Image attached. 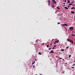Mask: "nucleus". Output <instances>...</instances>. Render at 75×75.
Listing matches in <instances>:
<instances>
[{
	"instance_id": "1",
	"label": "nucleus",
	"mask_w": 75,
	"mask_h": 75,
	"mask_svg": "<svg viewBox=\"0 0 75 75\" xmlns=\"http://www.w3.org/2000/svg\"><path fill=\"white\" fill-rule=\"evenodd\" d=\"M69 29L70 31H72L74 30V28L72 27H71L69 28Z\"/></svg>"
},
{
	"instance_id": "2",
	"label": "nucleus",
	"mask_w": 75,
	"mask_h": 75,
	"mask_svg": "<svg viewBox=\"0 0 75 75\" xmlns=\"http://www.w3.org/2000/svg\"><path fill=\"white\" fill-rule=\"evenodd\" d=\"M67 41H68L69 42H71V40L69 38H68L67 39Z\"/></svg>"
},
{
	"instance_id": "3",
	"label": "nucleus",
	"mask_w": 75,
	"mask_h": 75,
	"mask_svg": "<svg viewBox=\"0 0 75 75\" xmlns=\"http://www.w3.org/2000/svg\"><path fill=\"white\" fill-rule=\"evenodd\" d=\"M63 25L64 26H68V24H63Z\"/></svg>"
},
{
	"instance_id": "4",
	"label": "nucleus",
	"mask_w": 75,
	"mask_h": 75,
	"mask_svg": "<svg viewBox=\"0 0 75 75\" xmlns=\"http://www.w3.org/2000/svg\"><path fill=\"white\" fill-rule=\"evenodd\" d=\"M53 1V2L54 3V4H57V2H56V1H54V0Z\"/></svg>"
},
{
	"instance_id": "5",
	"label": "nucleus",
	"mask_w": 75,
	"mask_h": 75,
	"mask_svg": "<svg viewBox=\"0 0 75 75\" xmlns=\"http://www.w3.org/2000/svg\"><path fill=\"white\" fill-rule=\"evenodd\" d=\"M48 5L49 6H50V0H49L48 1Z\"/></svg>"
},
{
	"instance_id": "6",
	"label": "nucleus",
	"mask_w": 75,
	"mask_h": 75,
	"mask_svg": "<svg viewBox=\"0 0 75 75\" xmlns=\"http://www.w3.org/2000/svg\"><path fill=\"white\" fill-rule=\"evenodd\" d=\"M67 4L70 3V1L69 0H67Z\"/></svg>"
},
{
	"instance_id": "7",
	"label": "nucleus",
	"mask_w": 75,
	"mask_h": 75,
	"mask_svg": "<svg viewBox=\"0 0 75 75\" xmlns=\"http://www.w3.org/2000/svg\"><path fill=\"white\" fill-rule=\"evenodd\" d=\"M35 61H34L32 63V66L33 65V64H35Z\"/></svg>"
},
{
	"instance_id": "8",
	"label": "nucleus",
	"mask_w": 75,
	"mask_h": 75,
	"mask_svg": "<svg viewBox=\"0 0 75 75\" xmlns=\"http://www.w3.org/2000/svg\"><path fill=\"white\" fill-rule=\"evenodd\" d=\"M57 8V9H58V10H60V8H59V7L58 6H57L56 7Z\"/></svg>"
},
{
	"instance_id": "9",
	"label": "nucleus",
	"mask_w": 75,
	"mask_h": 75,
	"mask_svg": "<svg viewBox=\"0 0 75 75\" xmlns=\"http://www.w3.org/2000/svg\"><path fill=\"white\" fill-rule=\"evenodd\" d=\"M55 42H57V43H58L59 42V40H57V41H55Z\"/></svg>"
},
{
	"instance_id": "10",
	"label": "nucleus",
	"mask_w": 75,
	"mask_h": 75,
	"mask_svg": "<svg viewBox=\"0 0 75 75\" xmlns=\"http://www.w3.org/2000/svg\"><path fill=\"white\" fill-rule=\"evenodd\" d=\"M75 12H74V11H71V13H72V14H74V13H75Z\"/></svg>"
},
{
	"instance_id": "11",
	"label": "nucleus",
	"mask_w": 75,
	"mask_h": 75,
	"mask_svg": "<svg viewBox=\"0 0 75 75\" xmlns=\"http://www.w3.org/2000/svg\"><path fill=\"white\" fill-rule=\"evenodd\" d=\"M71 42L72 44H73V43H74V41L71 40Z\"/></svg>"
},
{
	"instance_id": "12",
	"label": "nucleus",
	"mask_w": 75,
	"mask_h": 75,
	"mask_svg": "<svg viewBox=\"0 0 75 75\" xmlns=\"http://www.w3.org/2000/svg\"><path fill=\"white\" fill-rule=\"evenodd\" d=\"M75 8L74 7H73L71 8V9H75Z\"/></svg>"
},
{
	"instance_id": "13",
	"label": "nucleus",
	"mask_w": 75,
	"mask_h": 75,
	"mask_svg": "<svg viewBox=\"0 0 75 75\" xmlns=\"http://www.w3.org/2000/svg\"><path fill=\"white\" fill-rule=\"evenodd\" d=\"M64 8H66L67 10H68V8L67 7H64Z\"/></svg>"
},
{
	"instance_id": "14",
	"label": "nucleus",
	"mask_w": 75,
	"mask_h": 75,
	"mask_svg": "<svg viewBox=\"0 0 75 75\" xmlns=\"http://www.w3.org/2000/svg\"><path fill=\"white\" fill-rule=\"evenodd\" d=\"M61 51H64V49H62L61 50Z\"/></svg>"
},
{
	"instance_id": "15",
	"label": "nucleus",
	"mask_w": 75,
	"mask_h": 75,
	"mask_svg": "<svg viewBox=\"0 0 75 75\" xmlns=\"http://www.w3.org/2000/svg\"><path fill=\"white\" fill-rule=\"evenodd\" d=\"M38 54H39L40 55H41V52H39L38 53Z\"/></svg>"
},
{
	"instance_id": "16",
	"label": "nucleus",
	"mask_w": 75,
	"mask_h": 75,
	"mask_svg": "<svg viewBox=\"0 0 75 75\" xmlns=\"http://www.w3.org/2000/svg\"><path fill=\"white\" fill-rule=\"evenodd\" d=\"M71 5V6H72V4H69V6Z\"/></svg>"
},
{
	"instance_id": "17",
	"label": "nucleus",
	"mask_w": 75,
	"mask_h": 75,
	"mask_svg": "<svg viewBox=\"0 0 75 75\" xmlns=\"http://www.w3.org/2000/svg\"><path fill=\"white\" fill-rule=\"evenodd\" d=\"M52 7H55V6H54V5H52Z\"/></svg>"
},
{
	"instance_id": "18",
	"label": "nucleus",
	"mask_w": 75,
	"mask_h": 75,
	"mask_svg": "<svg viewBox=\"0 0 75 75\" xmlns=\"http://www.w3.org/2000/svg\"><path fill=\"white\" fill-rule=\"evenodd\" d=\"M72 36H74V37H75V35H74V34H72Z\"/></svg>"
},
{
	"instance_id": "19",
	"label": "nucleus",
	"mask_w": 75,
	"mask_h": 75,
	"mask_svg": "<svg viewBox=\"0 0 75 75\" xmlns=\"http://www.w3.org/2000/svg\"><path fill=\"white\" fill-rule=\"evenodd\" d=\"M68 48H69V46H68V47H66V49H68Z\"/></svg>"
},
{
	"instance_id": "20",
	"label": "nucleus",
	"mask_w": 75,
	"mask_h": 75,
	"mask_svg": "<svg viewBox=\"0 0 75 75\" xmlns=\"http://www.w3.org/2000/svg\"><path fill=\"white\" fill-rule=\"evenodd\" d=\"M51 52H52V53H53V52H54V51H51Z\"/></svg>"
},
{
	"instance_id": "21",
	"label": "nucleus",
	"mask_w": 75,
	"mask_h": 75,
	"mask_svg": "<svg viewBox=\"0 0 75 75\" xmlns=\"http://www.w3.org/2000/svg\"><path fill=\"white\" fill-rule=\"evenodd\" d=\"M47 47H49V45H47Z\"/></svg>"
},
{
	"instance_id": "22",
	"label": "nucleus",
	"mask_w": 75,
	"mask_h": 75,
	"mask_svg": "<svg viewBox=\"0 0 75 75\" xmlns=\"http://www.w3.org/2000/svg\"><path fill=\"white\" fill-rule=\"evenodd\" d=\"M71 55H69V58H71Z\"/></svg>"
},
{
	"instance_id": "23",
	"label": "nucleus",
	"mask_w": 75,
	"mask_h": 75,
	"mask_svg": "<svg viewBox=\"0 0 75 75\" xmlns=\"http://www.w3.org/2000/svg\"><path fill=\"white\" fill-rule=\"evenodd\" d=\"M52 50H53V49H55V47H53L52 48Z\"/></svg>"
},
{
	"instance_id": "24",
	"label": "nucleus",
	"mask_w": 75,
	"mask_h": 75,
	"mask_svg": "<svg viewBox=\"0 0 75 75\" xmlns=\"http://www.w3.org/2000/svg\"><path fill=\"white\" fill-rule=\"evenodd\" d=\"M71 3H72H72H74V1H72Z\"/></svg>"
},
{
	"instance_id": "25",
	"label": "nucleus",
	"mask_w": 75,
	"mask_h": 75,
	"mask_svg": "<svg viewBox=\"0 0 75 75\" xmlns=\"http://www.w3.org/2000/svg\"><path fill=\"white\" fill-rule=\"evenodd\" d=\"M48 50H51V48H49V49H48Z\"/></svg>"
},
{
	"instance_id": "26",
	"label": "nucleus",
	"mask_w": 75,
	"mask_h": 75,
	"mask_svg": "<svg viewBox=\"0 0 75 75\" xmlns=\"http://www.w3.org/2000/svg\"><path fill=\"white\" fill-rule=\"evenodd\" d=\"M57 24H60V23H59V22H58V23H57Z\"/></svg>"
},
{
	"instance_id": "27",
	"label": "nucleus",
	"mask_w": 75,
	"mask_h": 75,
	"mask_svg": "<svg viewBox=\"0 0 75 75\" xmlns=\"http://www.w3.org/2000/svg\"><path fill=\"white\" fill-rule=\"evenodd\" d=\"M34 67H35V66L33 65V68H34Z\"/></svg>"
},
{
	"instance_id": "28",
	"label": "nucleus",
	"mask_w": 75,
	"mask_h": 75,
	"mask_svg": "<svg viewBox=\"0 0 75 75\" xmlns=\"http://www.w3.org/2000/svg\"><path fill=\"white\" fill-rule=\"evenodd\" d=\"M54 44H56V43L55 42H54Z\"/></svg>"
},
{
	"instance_id": "29",
	"label": "nucleus",
	"mask_w": 75,
	"mask_h": 75,
	"mask_svg": "<svg viewBox=\"0 0 75 75\" xmlns=\"http://www.w3.org/2000/svg\"><path fill=\"white\" fill-rule=\"evenodd\" d=\"M71 68H75V67H71Z\"/></svg>"
},
{
	"instance_id": "30",
	"label": "nucleus",
	"mask_w": 75,
	"mask_h": 75,
	"mask_svg": "<svg viewBox=\"0 0 75 75\" xmlns=\"http://www.w3.org/2000/svg\"><path fill=\"white\" fill-rule=\"evenodd\" d=\"M54 47H56V45H55Z\"/></svg>"
},
{
	"instance_id": "31",
	"label": "nucleus",
	"mask_w": 75,
	"mask_h": 75,
	"mask_svg": "<svg viewBox=\"0 0 75 75\" xmlns=\"http://www.w3.org/2000/svg\"><path fill=\"white\" fill-rule=\"evenodd\" d=\"M75 64H74L73 65H72V66H74V65H75Z\"/></svg>"
},
{
	"instance_id": "32",
	"label": "nucleus",
	"mask_w": 75,
	"mask_h": 75,
	"mask_svg": "<svg viewBox=\"0 0 75 75\" xmlns=\"http://www.w3.org/2000/svg\"><path fill=\"white\" fill-rule=\"evenodd\" d=\"M51 53H52L51 52V51H50V54H51Z\"/></svg>"
},
{
	"instance_id": "33",
	"label": "nucleus",
	"mask_w": 75,
	"mask_h": 75,
	"mask_svg": "<svg viewBox=\"0 0 75 75\" xmlns=\"http://www.w3.org/2000/svg\"><path fill=\"white\" fill-rule=\"evenodd\" d=\"M59 59H62V58H59Z\"/></svg>"
},
{
	"instance_id": "34",
	"label": "nucleus",
	"mask_w": 75,
	"mask_h": 75,
	"mask_svg": "<svg viewBox=\"0 0 75 75\" xmlns=\"http://www.w3.org/2000/svg\"><path fill=\"white\" fill-rule=\"evenodd\" d=\"M63 27H64V28H65V29H66L67 28H65V26H63Z\"/></svg>"
},
{
	"instance_id": "35",
	"label": "nucleus",
	"mask_w": 75,
	"mask_h": 75,
	"mask_svg": "<svg viewBox=\"0 0 75 75\" xmlns=\"http://www.w3.org/2000/svg\"><path fill=\"white\" fill-rule=\"evenodd\" d=\"M64 2H67V1L65 0V1H64Z\"/></svg>"
},
{
	"instance_id": "36",
	"label": "nucleus",
	"mask_w": 75,
	"mask_h": 75,
	"mask_svg": "<svg viewBox=\"0 0 75 75\" xmlns=\"http://www.w3.org/2000/svg\"><path fill=\"white\" fill-rule=\"evenodd\" d=\"M63 4H65V3H64Z\"/></svg>"
},
{
	"instance_id": "37",
	"label": "nucleus",
	"mask_w": 75,
	"mask_h": 75,
	"mask_svg": "<svg viewBox=\"0 0 75 75\" xmlns=\"http://www.w3.org/2000/svg\"><path fill=\"white\" fill-rule=\"evenodd\" d=\"M37 41H38V40H36V42H37Z\"/></svg>"
},
{
	"instance_id": "38",
	"label": "nucleus",
	"mask_w": 75,
	"mask_h": 75,
	"mask_svg": "<svg viewBox=\"0 0 75 75\" xmlns=\"http://www.w3.org/2000/svg\"><path fill=\"white\" fill-rule=\"evenodd\" d=\"M54 39H52V41H54Z\"/></svg>"
},
{
	"instance_id": "39",
	"label": "nucleus",
	"mask_w": 75,
	"mask_h": 75,
	"mask_svg": "<svg viewBox=\"0 0 75 75\" xmlns=\"http://www.w3.org/2000/svg\"><path fill=\"white\" fill-rule=\"evenodd\" d=\"M62 26H63V25H63V24L62 25Z\"/></svg>"
},
{
	"instance_id": "40",
	"label": "nucleus",
	"mask_w": 75,
	"mask_h": 75,
	"mask_svg": "<svg viewBox=\"0 0 75 75\" xmlns=\"http://www.w3.org/2000/svg\"><path fill=\"white\" fill-rule=\"evenodd\" d=\"M65 64H67V63H66Z\"/></svg>"
},
{
	"instance_id": "41",
	"label": "nucleus",
	"mask_w": 75,
	"mask_h": 75,
	"mask_svg": "<svg viewBox=\"0 0 75 75\" xmlns=\"http://www.w3.org/2000/svg\"><path fill=\"white\" fill-rule=\"evenodd\" d=\"M52 45V44H50V45Z\"/></svg>"
},
{
	"instance_id": "42",
	"label": "nucleus",
	"mask_w": 75,
	"mask_h": 75,
	"mask_svg": "<svg viewBox=\"0 0 75 75\" xmlns=\"http://www.w3.org/2000/svg\"><path fill=\"white\" fill-rule=\"evenodd\" d=\"M35 61H37V59H35Z\"/></svg>"
},
{
	"instance_id": "43",
	"label": "nucleus",
	"mask_w": 75,
	"mask_h": 75,
	"mask_svg": "<svg viewBox=\"0 0 75 75\" xmlns=\"http://www.w3.org/2000/svg\"><path fill=\"white\" fill-rule=\"evenodd\" d=\"M63 6H65V5H64Z\"/></svg>"
},
{
	"instance_id": "44",
	"label": "nucleus",
	"mask_w": 75,
	"mask_h": 75,
	"mask_svg": "<svg viewBox=\"0 0 75 75\" xmlns=\"http://www.w3.org/2000/svg\"><path fill=\"white\" fill-rule=\"evenodd\" d=\"M74 44L75 45V42H74Z\"/></svg>"
},
{
	"instance_id": "45",
	"label": "nucleus",
	"mask_w": 75,
	"mask_h": 75,
	"mask_svg": "<svg viewBox=\"0 0 75 75\" xmlns=\"http://www.w3.org/2000/svg\"><path fill=\"white\" fill-rule=\"evenodd\" d=\"M62 60H64V59H62Z\"/></svg>"
},
{
	"instance_id": "46",
	"label": "nucleus",
	"mask_w": 75,
	"mask_h": 75,
	"mask_svg": "<svg viewBox=\"0 0 75 75\" xmlns=\"http://www.w3.org/2000/svg\"><path fill=\"white\" fill-rule=\"evenodd\" d=\"M75 62V61H74V62Z\"/></svg>"
},
{
	"instance_id": "47",
	"label": "nucleus",
	"mask_w": 75,
	"mask_h": 75,
	"mask_svg": "<svg viewBox=\"0 0 75 75\" xmlns=\"http://www.w3.org/2000/svg\"><path fill=\"white\" fill-rule=\"evenodd\" d=\"M74 4H73L72 6H74Z\"/></svg>"
},
{
	"instance_id": "48",
	"label": "nucleus",
	"mask_w": 75,
	"mask_h": 75,
	"mask_svg": "<svg viewBox=\"0 0 75 75\" xmlns=\"http://www.w3.org/2000/svg\"><path fill=\"white\" fill-rule=\"evenodd\" d=\"M40 75H42V74H40Z\"/></svg>"
},
{
	"instance_id": "49",
	"label": "nucleus",
	"mask_w": 75,
	"mask_h": 75,
	"mask_svg": "<svg viewBox=\"0 0 75 75\" xmlns=\"http://www.w3.org/2000/svg\"><path fill=\"white\" fill-rule=\"evenodd\" d=\"M35 75H37V74H35Z\"/></svg>"
},
{
	"instance_id": "50",
	"label": "nucleus",
	"mask_w": 75,
	"mask_h": 75,
	"mask_svg": "<svg viewBox=\"0 0 75 75\" xmlns=\"http://www.w3.org/2000/svg\"><path fill=\"white\" fill-rule=\"evenodd\" d=\"M52 0V1H53L54 0Z\"/></svg>"
},
{
	"instance_id": "51",
	"label": "nucleus",
	"mask_w": 75,
	"mask_h": 75,
	"mask_svg": "<svg viewBox=\"0 0 75 75\" xmlns=\"http://www.w3.org/2000/svg\"><path fill=\"white\" fill-rule=\"evenodd\" d=\"M63 1L64 2V1Z\"/></svg>"
},
{
	"instance_id": "52",
	"label": "nucleus",
	"mask_w": 75,
	"mask_h": 75,
	"mask_svg": "<svg viewBox=\"0 0 75 75\" xmlns=\"http://www.w3.org/2000/svg\"><path fill=\"white\" fill-rule=\"evenodd\" d=\"M74 17H75V16H74Z\"/></svg>"
},
{
	"instance_id": "53",
	"label": "nucleus",
	"mask_w": 75,
	"mask_h": 75,
	"mask_svg": "<svg viewBox=\"0 0 75 75\" xmlns=\"http://www.w3.org/2000/svg\"><path fill=\"white\" fill-rule=\"evenodd\" d=\"M74 34H75V33H74Z\"/></svg>"
}]
</instances>
